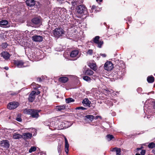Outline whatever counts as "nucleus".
<instances>
[{
	"label": "nucleus",
	"instance_id": "43",
	"mask_svg": "<svg viewBox=\"0 0 155 155\" xmlns=\"http://www.w3.org/2000/svg\"><path fill=\"white\" fill-rule=\"evenodd\" d=\"M71 3H72V5H73V6H75L76 5H77V2H75V1H72L71 2Z\"/></svg>",
	"mask_w": 155,
	"mask_h": 155
},
{
	"label": "nucleus",
	"instance_id": "15",
	"mask_svg": "<svg viewBox=\"0 0 155 155\" xmlns=\"http://www.w3.org/2000/svg\"><path fill=\"white\" fill-rule=\"evenodd\" d=\"M1 54L3 58L5 60H8V59L10 56L8 52L6 51L2 52Z\"/></svg>",
	"mask_w": 155,
	"mask_h": 155
},
{
	"label": "nucleus",
	"instance_id": "33",
	"mask_svg": "<svg viewBox=\"0 0 155 155\" xmlns=\"http://www.w3.org/2000/svg\"><path fill=\"white\" fill-rule=\"evenodd\" d=\"M36 150V147L34 146L31 147L29 149V152L31 153L35 151Z\"/></svg>",
	"mask_w": 155,
	"mask_h": 155
},
{
	"label": "nucleus",
	"instance_id": "17",
	"mask_svg": "<svg viewBox=\"0 0 155 155\" xmlns=\"http://www.w3.org/2000/svg\"><path fill=\"white\" fill-rule=\"evenodd\" d=\"M32 21L33 24L39 25L41 24V20L38 18H35L32 20Z\"/></svg>",
	"mask_w": 155,
	"mask_h": 155
},
{
	"label": "nucleus",
	"instance_id": "28",
	"mask_svg": "<svg viewBox=\"0 0 155 155\" xmlns=\"http://www.w3.org/2000/svg\"><path fill=\"white\" fill-rule=\"evenodd\" d=\"M89 66L91 68L94 70H96L97 69L96 65L94 63H91L89 65Z\"/></svg>",
	"mask_w": 155,
	"mask_h": 155
},
{
	"label": "nucleus",
	"instance_id": "36",
	"mask_svg": "<svg viewBox=\"0 0 155 155\" xmlns=\"http://www.w3.org/2000/svg\"><path fill=\"white\" fill-rule=\"evenodd\" d=\"M97 47L99 48H101V47L102 45L103 44V41H99L97 43Z\"/></svg>",
	"mask_w": 155,
	"mask_h": 155
},
{
	"label": "nucleus",
	"instance_id": "31",
	"mask_svg": "<svg viewBox=\"0 0 155 155\" xmlns=\"http://www.w3.org/2000/svg\"><path fill=\"white\" fill-rule=\"evenodd\" d=\"M100 38V37L98 36H96L93 39V41L94 42L96 43L97 44L99 41V39Z\"/></svg>",
	"mask_w": 155,
	"mask_h": 155
},
{
	"label": "nucleus",
	"instance_id": "55",
	"mask_svg": "<svg viewBox=\"0 0 155 155\" xmlns=\"http://www.w3.org/2000/svg\"><path fill=\"white\" fill-rule=\"evenodd\" d=\"M152 114H151V115ZM150 115H147V118H150Z\"/></svg>",
	"mask_w": 155,
	"mask_h": 155
},
{
	"label": "nucleus",
	"instance_id": "32",
	"mask_svg": "<svg viewBox=\"0 0 155 155\" xmlns=\"http://www.w3.org/2000/svg\"><path fill=\"white\" fill-rule=\"evenodd\" d=\"M148 147L150 148H153L155 147V143L153 142L150 143L148 145Z\"/></svg>",
	"mask_w": 155,
	"mask_h": 155
},
{
	"label": "nucleus",
	"instance_id": "16",
	"mask_svg": "<svg viewBox=\"0 0 155 155\" xmlns=\"http://www.w3.org/2000/svg\"><path fill=\"white\" fill-rule=\"evenodd\" d=\"M23 137L25 139H31L32 137V134L29 133H24L23 135Z\"/></svg>",
	"mask_w": 155,
	"mask_h": 155
},
{
	"label": "nucleus",
	"instance_id": "52",
	"mask_svg": "<svg viewBox=\"0 0 155 155\" xmlns=\"http://www.w3.org/2000/svg\"><path fill=\"white\" fill-rule=\"evenodd\" d=\"M4 68L6 70H8V69L9 68L8 67H5Z\"/></svg>",
	"mask_w": 155,
	"mask_h": 155
},
{
	"label": "nucleus",
	"instance_id": "53",
	"mask_svg": "<svg viewBox=\"0 0 155 155\" xmlns=\"http://www.w3.org/2000/svg\"><path fill=\"white\" fill-rule=\"evenodd\" d=\"M18 93V92H16L14 93L11 94L12 95H15L17 94Z\"/></svg>",
	"mask_w": 155,
	"mask_h": 155
},
{
	"label": "nucleus",
	"instance_id": "44",
	"mask_svg": "<svg viewBox=\"0 0 155 155\" xmlns=\"http://www.w3.org/2000/svg\"><path fill=\"white\" fill-rule=\"evenodd\" d=\"M16 120L19 122H21L22 120V119L20 117H17L16 118Z\"/></svg>",
	"mask_w": 155,
	"mask_h": 155
},
{
	"label": "nucleus",
	"instance_id": "58",
	"mask_svg": "<svg viewBox=\"0 0 155 155\" xmlns=\"http://www.w3.org/2000/svg\"><path fill=\"white\" fill-rule=\"evenodd\" d=\"M90 13H92V12H93V10H91H91H90Z\"/></svg>",
	"mask_w": 155,
	"mask_h": 155
},
{
	"label": "nucleus",
	"instance_id": "13",
	"mask_svg": "<svg viewBox=\"0 0 155 155\" xmlns=\"http://www.w3.org/2000/svg\"><path fill=\"white\" fill-rule=\"evenodd\" d=\"M26 3L27 6H29L31 7H32L34 5H36L37 7H38V5L37 3L36 4L35 2V1L34 0H27L26 2ZM37 8H38V7H37Z\"/></svg>",
	"mask_w": 155,
	"mask_h": 155
},
{
	"label": "nucleus",
	"instance_id": "23",
	"mask_svg": "<svg viewBox=\"0 0 155 155\" xmlns=\"http://www.w3.org/2000/svg\"><path fill=\"white\" fill-rule=\"evenodd\" d=\"M8 23V22L6 20H3L0 21V26L2 27H4Z\"/></svg>",
	"mask_w": 155,
	"mask_h": 155
},
{
	"label": "nucleus",
	"instance_id": "37",
	"mask_svg": "<svg viewBox=\"0 0 155 155\" xmlns=\"http://www.w3.org/2000/svg\"><path fill=\"white\" fill-rule=\"evenodd\" d=\"M1 46L3 48H5L7 47L8 45L6 43H3L1 45Z\"/></svg>",
	"mask_w": 155,
	"mask_h": 155
},
{
	"label": "nucleus",
	"instance_id": "50",
	"mask_svg": "<svg viewBox=\"0 0 155 155\" xmlns=\"http://www.w3.org/2000/svg\"><path fill=\"white\" fill-rule=\"evenodd\" d=\"M142 148V147H141L140 148H137V151H138L139 150H141V149Z\"/></svg>",
	"mask_w": 155,
	"mask_h": 155
},
{
	"label": "nucleus",
	"instance_id": "57",
	"mask_svg": "<svg viewBox=\"0 0 155 155\" xmlns=\"http://www.w3.org/2000/svg\"><path fill=\"white\" fill-rule=\"evenodd\" d=\"M98 1H99V2H102V0H96V1L97 2H98Z\"/></svg>",
	"mask_w": 155,
	"mask_h": 155
},
{
	"label": "nucleus",
	"instance_id": "12",
	"mask_svg": "<svg viewBox=\"0 0 155 155\" xmlns=\"http://www.w3.org/2000/svg\"><path fill=\"white\" fill-rule=\"evenodd\" d=\"M31 38L34 41L38 42L42 41L43 39L42 36L40 35H34Z\"/></svg>",
	"mask_w": 155,
	"mask_h": 155
},
{
	"label": "nucleus",
	"instance_id": "42",
	"mask_svg": "<svg viewBox=\"0 0 155 155\" xmlns=\"http://www.w3.org/2000/svg\"><path fill=\"white\" fill-rule=\"evenodd\" d=\"M137 91L139 93H140L142 91V89L140 87H139L137 89Z\"/></svg>",
	"mask_w": 155,
	"mask_h": 155
},
{
	"label": "nucleus",
	"instance_id": "38",
	"mask_svg": "<svg viewBox=\"0 0 155 155\" xmlns=\"http://www.w3.org/2000/svg\"><path fill=\"white\" fill-rule=\"evenodd\" d=\"M93 50H92L89 49L87 51V53L88 54H89L90 55H92V54H93Z\"/></svg>",
	"mask_w": 155,
	"mask_h": 155
},
{
	"label": "nucleus",
	"instance_id": "56",
	"mask_svg": "<svg viewBox=\"0 0 155 155\" xmlns=\"http://www.w3.org/2000/svg\"><path fill=\"white\" fill-rule=\"evenodd\" d=\"M40 91H37V92H36V94H37L38 95V94H40Z\"/></svg>",
	"mask_w": 155,
	"mask_h": 155
},
{
	"label": "nucleus",
	"instance_id": "59",
	"mask_svg": "<svg viewBox=\"0 0 155 155\" xmlns=\"http://www.w3.org/2000/svg\"><path fill=\"white\" fill-rule=\"evenodd\" d=\"M121 73V71H118V74H120Z\"/></svg>",
	"mask_w": 155,
	"mask_h": 155
},
{
	"label": "nucleus",
	"instance_id": "41",
	"mask_svg": "<svg viewBox=\"0 0 155 155\" xmlns=\"http://www.w3.org/2000/svg\"><path fill=\"white\" fill-rule=\"evenodd\" d=\"M141 155H144L145 153V150H142L140 152Z\"/></svg>",
	"mask_w": 155,
	"mask_h": 155
},
{
	"label": "nucleus",
	"instance_id": "24",
	"mask_svg": "<svg viewBox=\"0 0 155 155\" xmlns=\"http://www.w3.org/2000/svg\"><path fill=\"white\" fill-rule=\"evenodd\" d=\"M59 81L60 82L65 83L68 81V78L66 77H61L59 78Z\"/></svg>",
	"mask_w": 155,
	"mask_h": 155
},
{
	"label": "nucleus",
	"instance_id": "49",
	"mask_svg": "<svg viewBox=\"0 0 155 155\" xmlns=\"http://www.w3.org/2000/svg\"><path fill=\"white\" fill-rule=\"evenodd\" d=\"M98 117H101L100 116H97L94 117V119H95V120L97 119Z\"/></svg>",
	"mask_w": 155,
	"mask_h": 155
},
{
	"label": "nucleus",
	"instance_id": "27",
	"mask_svg": "<svg viewBox=\"0 0 155 155\" xmlns=\"http://www.w3.org/2000/svg\"><path fill=\"white\" fill-rule=\"evenodd\" d=\"M93 73V71L91 70H87L85 72V74L89 76L92 75Z\"/></svg>",
	"mask_w": 155,
	"mask_h": 155
},
{
	"label": "nucleus",
	"instance_id": "29",
	"mask_svg": "<svg viewBox=\"0 0 155 155\" xmlns=\"http://www.w3.org/2000/svg\"><path fill=\"white\" fill-rule=\"evenodd\" d=\"M94 117L91 115H87L85 116V118L89 119L91 121H92L94 119Z\"/></svg>",
	"mask_w": 155,
	"mask_h": 155
},
{
	"label": "nucleus",
	"instance_id": "34",
	"mask_svg": "<svg viewBox=\"0 0 155 155\" xmlns=\"http://www.w3.org/2000/svg\"><path fill=\"white\" fill-rule=\"evenodd\" d=\"M83 79L87 81H90L91 80V78L87 76H84L83 77Z\"/></svg>",
	"mask_w": 155,
	"mask_h": 155
},
{
	"label": "nucleus",
	"instance_id": "10",
	"mask_svg": "<svg viewBox=\"0 0 155 155\" xmlns=\"http://www.w3.org/2000/svg\"><path fill=\"white\" fill-rule=\"evenodd\" d=\"M9 143L8 140H4L1 141L0 143V146L2 148L8 149L9 147Z\"/></svg>",
	"mask_w": 155,
	"mask_h": 155
},
{
	"label": "nucleus",
	"instance_id": "9",
	"mask_svg": "<svg viewBox=\"0 0 155 155\" xmlns=\"http://www.w3.org/2000/svg\"><path fill=\"white\" fill-rule=\"evenodd\" d=\"M36 92L35 91H32L29 95L28 98L29 102H32L35 100Z\"/></svg>",
	"mask_w": 155,
	"mask_h": 155
},
{
	"label": "nucleus",
	"instance_id": "26",
	"mask_svg": "<svg viewBox=\"0 0 155 155\" xmlns=\"http://www.w3.org/2000/svg\"><path fill=\"white\" fill-rule=\"evenodd\" d=\"M65 101L66 103L69 104L74 102L75 100L72 98L68 97L65 99Z\"/></svg>",
	"mask_w": 155,
	"mask_h": 155
},
{
	"label": "nucleus",
	"instance_id": "60",
	"mask_svg": "<svg viewBox=\"0 0 155 155\" xmlns=\"http://www.w3.org/2000/svg\"><path fill=\"white\" fill-rule=\"evenodd\" d=\"M112 100L113 101V102H114V103H115V101H116V100Z\"/></svg>",
	"mask_w": 155,
	"mask_h": 155
},
{
	"label": "nucleus",
	"instance_id": "4",
	"mask_svg": "<svg viewBox=\"0 0 155 155\" xmlns=\"http://www.w3.org/2000/svg\"><path fill=\"white\" fill-rule=\"evenodd\" d=\"M77 12L79 14H83L86 15L87 13L86 7L83 5H78L77 7Z\"/></svg>",
	"mask_w": 155,
	"mask_h": 155
},
{
	"label": "nucleus",
	"instance_id": "30",
	"mask_svg": "<svg viewBox=\"0 0 155 155\" xmlns=\"http://www.w3.org/2000/svg\"><path fill=\"white\" fill-rule=\"evenodd\" d=\"M107 139L108 141H110L114 138L113 136L111 134H108L106 136Z\"/></svg>",
	"mask_w": 155,
	"mask_h": 155
},
{
	"label": "nucleus",
	"instance_id": "20",
	"mask_svg": "<svg viewBox=\"0 0 155 155\" xmlns=\"http://www.w3.org/2000/svg\"><path fill=\"white\" fill-rule=\"evenodd\" d=\"M112 151V152L115 151L116 155H120L121 154V149L120 148L117 147L114 148H113Z\"/></svg>",
	"mask_w": 155,
	"mask_h": 155
},
{
	"label": "nucleus",
	"instance_id": "1",
	"mask_svg": "<svg viewBox=\"0 0 155 155\" xmlns=\"http://www.w3.org/2000/svg\"><path fill=\"white\" fill-rule=\"evenodd\" d=\"M154 109L155 110V101L152 99L147 100L144 106V111L146 115L151 113Z\"/></svg>",
	"mask_w": 155,
	"mask_h": 155
},
{
	"label": "nucleus",
	"instance_id": "5",
	"mask_svg": "<svg viewBox=\"0 0 155 155\" xmlns=\"http://www.w3.org/2000/svg\"><path fill=\"white\" fill-rule=\"evenodd\" d=\"M53 34L54 35L57 37L59 38L62 36L64 34V30L63 29L61 28H55L53 31Z\"/></svg>",
	"mask_w": 155,
	"mask_h": 155
},
{
	"label": "nucleus",
	"instance_id": "35",
	"mask_svg": "<svg viewBox=\"0 0 155 155\" xmlns=\"http://www.w3.org/2000/svg\"><path fill=\"white\" fill-rule=\"evenodd\" d=\"M44 124L47 126H49V128L51 130H53V129H51L50 127V122L48 121H46L44 122Z\"/></svg>",
	"mask_w": 155,
	"mask_h": 155
},
{
	"label": "nucleus",
	"instance_id": "45",
	"mask_svg": "<svg viewBox=\"0 0 155 155\" xmlns=\"http://www.w3.org/2000/svg\"><path fill=\"white\" fill-rule=\"evenodd\" d=\"M96 7L94 5H93L92 6V7L91 8V10H95L96 9Z\"/></svg>",
	"mask_w": 155,
	"mask_h": 155
},
{
	"label": "nucleus",
	"instance_id": "6",
	"mask_svg": "<svg viewBox=\"0 0 155 155\" xmlns=\"http://www.w3.org/2000/svg\"><path fill=\"white\" fill-rule=\"evenodd\" d=\"M19 105L18 102L13 101L9 103L7 107L10 110L14 109L17 107Z\"/></svg>",
	"mask_w": 155,
	"mask_h": 155
},
{
	"label": "nucleus",
	"instance_id": "46",
	"mask_svg": "<svg viewBox=\"0 0 155 155\" xmlns=\"http://www.w3.org/2000/svg\"><path fill=\"white\" fill-rule=\"evenodd\" d=\"M100 55L102 56L103 57H105L106 56V55L105 54H100Z\"/></svg>",
	"mask_w": 155,
	"mask_h": 155
},
{
	"label": "nucleus",
	"instance_id": "3",
	"mask_svg": "<svg viewBox=\"0 0 155 155\" xmlns=\"http://www.w3.org/2000/svg\"><path fill=\"white\" fill-rule=\"evenodd\" d=\"M40 111L39 110L25 109L24 112L27 114L31 115V117L33 118H38L39 116L38 113Z\"/></svg>",
	"mask_w": 155,
	"mask_h": 155
},
{
	"label": "nucleus",
	"instance_id": "54",
	"mask_svg": "<svg viewBox=\"0 0 155 155\" xmlns=\"http://www.w3.org/2000/svg\"><path fill=\"white\" fill-rule=\"evenodd\" d=\"M152 153L155 154V148H154V149H153L152 150Z\"/></svg>",
	"mask_w": 155,
	"mask_h": 155
},
{
	"label": "nucleus",
	"instance_id": "25",
	"mask_svg": "<svg viewBox=\"0 0 155 155\" xmlns=\"http://www.w3.org/2000/svg\"><path fill=\"white\" fill-rule=\"evenodd\" d=\"M147 80L148 82L152 83L154 81V78L152 76H148L147 78Z\"/></svg>",
	"mask_w": 155,
	"mask_h": 155
},
{
	"label": "nucleus",
	"instance_id": "14",
	"mask_svg": "<svg viewBox=\"0 0 155 155\" xmlns=\"http://www.w3.org/2000/svg\"><path fill=\"white\" fill-rule=\"evenodd\" d=\"M58 120L57 118L55 119L54 121H52L51 122H50V127H53V128H51V129H53V130L55 129L57 127L58 123Z\"/></svg>",
	"mask_w": 155,
	"mask_h": 155
},
{
	"label": "nucleus",
	"instance_id": "61",
	"mask_svg": "<svg viewBox=\"0 0 155 155\" xmlns=\"http://www.w3.org/2000/svg\"><path fill=\"white\" fill-rule=\"evenodd\" d=\"M136 155H140V154L139 153H136Z\"/></svg>",
	"mask_w": 155,
	"mask_h": 155
},
{
	"label": "nucleus",
	"instance_id": "21",
	"mask_svg": "<svg viewBox=\"0 0 155 155\" xmlns=\"http://www.w3.org/2000/svg\"><path fill=\"white\" fill-rule=\"evenodd\" d=\"M23 137V136L19 134L14 133L13 135V138L15 139H18Z\"/></svg>",
	"mask_w": 155,
	"mask_h": 155
},
{
	"label": "nucleus",
	"instance_id": "62",
	"mask_svg": "<svg viewBox=\"0 0 155 155\" xmlns=\"http://www.w3.org/2000/svg\"><path fill=\"white\" fill-rule=\"evenodd\" d=\"M146 117V116H145L144 117V118H145Z\"/></svg>",
	"mask_w": 155,
	"mask_h": 155
},
{
	"label": "nucleus",
	"instance_id": "19",
	"mask_svg": "<svg viewBox=\"0 0 155 155\" xmlns=\"http://www.w3.org/2000/svg\"><path fill=\"white\" fill-rule=\"evenodd\" d=\"M64 141L65 143V151L67 153H68V148L69 147V145L68 143V141L66 137H64Z\"/></svg>",
	"mask_w": 155,
	"mask_h": 155
},
{
	"label": "nucleus",
	"instance_id": "40",
	"mask_svg": "<svg viewBox=\"0 0 155 155\" xmlns=\"http://www.w3.org/2000/svg\"><path fill=\"white\" fill-rule=\"evenodd\" d=\"M76 109H78V110L81 109V110H86V109L84 107H77L76 108Z\"/></svg>",
	"mask_w": 155,
	"mask_h": 155
},
{
	"label": "nucleus",
	"instance_id": "22",
	"mask_svg": "<svg viewBox=\"0 0 155 155\" xmlns=\"http://www.w3.org/2000/svg\"><path fill=\"white\" fill-rule=\"evenodd\" d=\"M65 108L66 106L64 105L57 106L56 107V110L58 111H61L65 109Z\"/></svg>",
	"mask_w": 155,
	"mask_h": 155
},
{
	"label": "nucleus",
	"instance_id": "8",
	"mask_svg": "<svg viewBox=\"0 0 155 155\" xmlns=\"http://www.w3.org/2000/svg\"><path fill=\"white\" fill-rule=\"evenodd\" d=\"M113 68L112 63L110 61H107L104 65V69L107 71H110Z\"/></svg>",
	"mask_w": 155,
	"mask_h": 155
},
{
	"label": "nucleus",
	"instance_id": "47",
	"mask_svg": "<svg viewBox=\"0 0 155 155\" xmlns=\"http://www.w3.org/2000/svg\"><path fill=\"white\" fill-rule=\"evenodd\" d=\"M127 19L128 20V21H129V22H130V21L131 20V18L130 17H127Z\"/></svg>",
	"mask_w": 155,
	"mask_h": 155
},
{
	"label": "nucleus",
	"instance_id": "18",
	"mask_svg": "<svg viewBox=\"0 0 155 155\" xmlns=\"http://www.w3.org/2000/svg\"><path fill=\"white\" fill-rule=\"evenodd\" d=\"M91 103V101L87 98H85L82 101V103L84 106H87L89 107H90Z\"/></svg>",
	"mask_w": 155,
	"mask_h": 155
},
{
	"label": "nucleus",
	"instance_id": "39",
	"mask_svg": "<svg viewBox=\"0 0 155 155\" xmlns=\"http://www.w3.org/2000/svg\"><path fill=\"white\" fill-rule=\"evenodd\" d=\"M61 145L59 144L58 147V153H60L61 151Z\"/></svg>",
	"mask_w": 155,
	"mask_h": 155
},
{
	"label": "nucleus",
	"instance_id": "11",
	"mask_svg": "<svg viewBox=\"0 0 155 155\" xmlns=\"http://www.w3.org/2000/svg\"><path fill=\"white\" fill-rule=\"evenodd\" d=\"M79 51L78 50H74L72 51L70 54V57L71 58H75V60H76L79 57L78 56Z\"/></svg>",
	"mask_w": 155,
	"mask_h": 155
},
{
	"label": "nucleus",
	"instance_id": "51",
	"mask_svg": "<svg viewBox=\"0 0 155 155\" xmlns=\"http://www.w3.org/2000/svg\"><path fill=\"white\" fill-rule=\"evenodd\" d=\"M37 81H42V79L41 78H37Z\"/></svg>",
	"mask_w": 155,
	"mask_h": 155
},
{
	"label": "nucleus",
	"instance_id": "63",
	"mask_svg": "<svg viewBox=\"0 0 155 155\" xmlns=\"http://www.w3.org/2000/svg\"><path fill=\"white\" fill-rule=\"evenodd\" d=\"M37 3L38 4V5H39V3Z\"/></svg>",
	"mask_w": 155,
	"mask_h": 155
},
{
	"label": "nucleus",
	"instance_id": "2",
	"mask_svg": "<svg viewBox=\"0 0 155 155\" xmlns=\"http://www.w3.org/2000/svg\"><path fill=\"white\" fill-rule=\"evenodd\" d=\"M57 119L58 121L57 127L59 129H63L64 128H68L70 127L69 122L64 120L61 117H58Z\"/></svg>",
	"mask_w": 155,
	"mask_h": 155
},
{
	"label": "nucleus",
	"instance_id": "7",
	"mask_svg": "<svg viewBox=\"0 0 155 155\" xmlns=\"http://www.w3.org/2000/svg\"><path fill=\"white\" fill-rule=\"evenodd\" d=\"M14 64L17 67L19 68L27 67V65H25V63L22 61L15 60L14 61Z\"/></svg>",
	"mask_w": 155,
	"mask_h": 155
},
{
	"label": "nucleus",
	"instance_id": "48",
	"mask_svg": "<svg viewBox=\"0 0 155 155\" xmlns=\"http://www.w3.org/2000/svg\"><path fill=\"white\" fill-rule=\"evenodd\" d=\"M7 1L6 2L10 3L12 2L13 0H6Z\"/></svg>",
	"mask_w": 155,
	"mask_h": 155
}]
</instances>
